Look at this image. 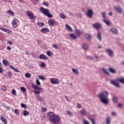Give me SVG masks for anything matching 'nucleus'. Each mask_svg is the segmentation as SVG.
<instances>
[{
	"label": "nucleus",
	"instance_id": "ea45409f",
	"mask_svg": "<svg viewBox=\"0 0 124 124\" xmlns=\"http://www.w3.org/2000/svg\"><path fill=\"white\" fill-rule=\"evenodd\" d=\"M36 84L37 86H41V83H40V81H39V80L38 79H36Z\"/></svg>",
	"mask_w": 124,
	"mask_h": 124
},
{
	"label": "nucleus",
	"instance_id": "aec40b11",
	"mask_svg": "<svg viewBox=\"0 0 124 124\" xmlns=\"http://www.w3.org/2000/svg\"><path fill=\"white\" fill-rule=\"evenodd\" d=\"M103 22H104V23L106 24V25H107V26H110V25H111V22H110V21L108 20L104 19Z\"/></svg>",
	"mask_w": 124,
	"mask_h": 124
},
{
	"label": "nucleus",
	"instance_id": "79ce46f5",
	"mask_svg": "<svg viewBox=\"0 0 124 124\" xmlns=\"http://www.w3.org/2000/svg\"><path fill=\"white\" fill-rule=\"evenodd\" d=\"M2 91H6L7 90V87L5 85H3L1 87Z\"/></svg>",
	"mask_w": 124,
	"mask_h": 124
},
{
	"label": "nucleus",
	"instance_id": "dca6fc26",
	"mask_svg": "<svg viewBox=\"0 0 124 124\" xmlns=\"http://www.w3.org/2000/svg\"><path fill=\"white\" fill-rule=\"evenodd\" d=\"M107 53H108V55L110 56V57H112L113 56V51H112L111 49H107L106 50Z\"/></svg>",
	"mask_w": 124,
	"mask_h": 124
},
{
	"label": "nucleus",
	"instance_id": "f704fd0d",
	"mask_svg": "<svg viewBox=\"0 0 124 124\" xmlns=\"http://www.w3.org/2000/svg\"><path fill=\"white\" fill-rule=\"evenodd\" d=\"M38 78L39 79H40V80H46V78L45 77H44V76H38Z\"/></svg>",
	"mask_w": 124,
	"mask_h": 124
},
{
	"label": "nucleus",
	"instance_id": "7ed1b4c3",
	"mask_svg": "<svg viewBox=\"0 0 124 124\" xmlns=\"http://www.w3.org/2000/svg\"><path fill=\"white\" fill-rule=\"evenodd\" d=\"M119 82L122 83V84H124V78H117L115 79V80H111L110 83L115 87H117V88H120V84Z\"/></svg>",
	"mask_w": 124,
	"mask_h": 124
},
{
	"label": "nucleus",
	"instance_id": "4468645a",
	"mask_svg": "<svg viewBox=\"0 0 124 124\" xmlns=\"http://www.w3.org/2000/svg\"><path fill=\"white\" fill-rule=\"evenodd\" d=\"M75 32L78 36H80V35L83 34V31H80V30H76Z\"/></svg>",
	"mask_w": 124,
	"mask_h": 124
},
{
	"label": "nucleus",
	"instance_id": "473e14b6",
	"mask_svg": "<svg viewBox=\"0 0 124 124\" xmlns=\"http://www.w3.org/2000/svg\"><path fill=\"white\" fill-rule=\"evenodd\" d=\"M2 67V64L0 62V73H3V69L1 68Z\"/></svg>",
	"mask_w": 124,
	"mask_h": 124
},
{
	"label": "nucleus",
	"instance_id": "6e6552de",
	"mask_svg": "<svg viewBox=\"0 0 124 124\" xmlns=\"http://www.w3.org/2000/svg\"><path fill=\"white\" fill-rule=\"evenodd\" d=\"M57 24H58V22L54 19H50L48 20V25H49V26H54V25Z\"/></svg>",
	"mask_w": 124,
	"mask_h": 124
},
{
	"label": "nucleus",
	"instance_id": "a211bd4d",
	"mask_svg": "<svg viewBox=\"0 0 124 124\" xmlns=\"http://www.w3.org/2000/svg\"><path fill=\"white\" fill-rule=\"evenodd\" d=\"M37 99H38V100H39V101H41L42 102H43V101H44V98L39 95H37Z\"/></svg>",
	"mask_w": 124,
	"mask_h": 124
},
{
	"label": "nucleus",
	"instance_id": "4be33fe9",
	"mask_svg": "<svg viewBox=\"0 0 124 124\" xmlns=\"http://www.w3.org/2000/svg\"><path fill=\"white\" fill-rule=\"evenodd\" d=\"M23 114L25 117H27V116H29V115H30V112H29L28 110H24L23 112Z\"/></svg>",
	"mask_w": 124,
	"mask_h": 124
},
{
	"label": "nucleus",
	"instance_id": "f03ea898",
	"mask_svg": "<svg viewBox=\"0 0 124 124\" xmlns=\"http://www.w3.org/2000/svg\"><path fill=\"white\" fill-rule=\"evenodd\" d=\"M108 95H109L108 92L106 91L99 94L98 97L104 104H108Z\"/></svg>",
	"mask_w": 124,
	"mask_h": 124
},
{
	"label": "nucleus",
	"instance_id": "2eb2a0df",
	"mask_svg": "<svg viewBox=\"0 0 124 124\" xmlns=\"http://www.w3.org/2000/svg\"><path fill=\"white\" fill-rule=\"evenodd\" d=\"M31 87L33 89H34V90H42V88L41 87H38V86L37 85H35V84H32L31 85Z\"/></svg>",
	"mask_w": 124,
	"mask_h": 124
},
{
	"label": "nucleus",
	"instance_id": "393cba45",
	"mask_svg": "<svg viewBox=\"0 0 124 124\" xmlns=\"http://www.w3.org/2000/svg\"><path fill=\"white\" fill-rule=\"evenodd\" d=\"M110 31L113 32V33H118V30L115 28H112L110 29Z\"/></svg>",
	"mask_w": 124,
	"mask_h": 124
},
{
	"label": "nucleus",
	"instance_id": "052dcab7",
	"mask_svg": "<svg viewBox=\"0 0 124 124\" xmlns=\"http://www.w3.org/2000/svg\"><path fill=\"white\" fill-rule=\"evenodd\" d=\"M53 48H55V49H58V46H57V45H56V44H53Z\"/></svg>",
	"mask_w": 124,
	"mask_h": 124
},
{
	"label": "nucleus",
	"instance_id": "c03bdc74",
	"mask_svg": "<svg viewBox=\"0 0 124 124\" xmlns=\"http://www.w3.org/2000/svg\"><path fill=\"white\" fill-rule=\"evenodd\" d=\"M25 77H26V78H30L31 74L27 73L26 74H25Z\"/></svg>",
	"mask_w": 124,
	"mask_h": 124
},
{
	"label": "nucleus",
	"instance_id": "1a4fd4ad",
	"mask_svg": "<svg viewBox=\"0 0 124 124\" xmlns=\"http://www.w3.org/2000/svg\"><path fill=\"white\" fill-rule=\"evenodd\" d=\"M40 31L42 33H46L47 32H49L50 30L47 28H43Z\"/></svg>",
	"mask_w": 124,
	"mask_h": 124
},
{
	"label": "nucleus",
	"instance_id": "c9c22d12",
	"mask_svg": "<svg viewBox=\"0 0 124 124\" xmlns=\"http://www.w3.org/2000/svg\"><path fill=\"white\" fill-rule=\"evenodd\" d=\"M102 71H103L104 73H105V74H107V75H108V74H109V72L107 71V70H106V69H105V68H103Z\"/></svg>",
	"mask_w": 124,
	"mask_h": 124
},
{
	"label": "nucleus",
	"instance_id": "603ef678",
	"mask_svg": "<svg viewBox=\"0 0 124 124\" xmlns=\"http://www.w3.org/2000/svg\"><path fill=\"white\" fill-rule=\"evenodd\" d=\"M110 124V117H108L107 119V124Z\"/></svg>",
	"mask_w": 124,
	"mask_h": 124
},
{
	"label": "nucleus",
	"instance_id": "5fc2aeb1",
	"mask_svg": "<svg viewBox=\"0 0 124 124\" xmlns=\"http://www.w3.org/2000/svg\"><path fill=\"white\" fill-rule=\"evenodd\" d=\"M91 123L93 124H95V120L94 119H91Z\"/></svg>",
	"mask_w": 124,
	"mask_h": 124
},
{
	"label": "nucleus",
	"instance_id": "3c124183",
	"mask_svg": "<svg viewBox=\"0 0 124 124\" xmlns=\"http://www.w3.org/2000/svg\"><path fill=\"white\" fill-rule=\"evenodd\" d=\"M31 55L33 58H36V54L34 52H31Z\"/></svg>",
	"mask_w": 124,
	"mask_h": 124
},
{
	"label": "nucleus",
	"instance_id": "b1692460",
	"mask_svg": "<svg viewBox=\"0 0 124 124\" xmlns=\"http://www.w3.org/2000/svg\"><path fill=\"white\" fill-rule=\"evenodd\" d=\"M46 55L48 57H52V56H53V53H52V52H51L50 50H47L46 51Z\"/></svg>",
	"mask_w": 124,
	"mask_h": 124
},
{
	"label": "nucleus",
	"instance_id": "de8ad7c7",
	"mask_svg": "<svg viewBox=\"0 0 124 124\" xmlns=\"http://www.w3.org/2000/svg\"><path fill=\"white\" fill-rule=\"evenodd\" d=\"M20 113V111H19V109H15V114L18 115V114Z\"/></svg>",
	"mask_w": 124,
	"mask_h": 124
},
{
	"label": "nucleus",
	"instance_id": "cd10ccee",
	"mask_svg": "<svg viewBox=\"0 0 124 124\" xmlns=\"http://www.w3.org/2000/svg\"><path fill=\"white\" fill-rule=\"evenodd\" d=\"M97 38L100 40V41H101V32H98L97 33Z\"/></svg>",
	"mask_w": 124,
	"mask_h": 124
},
{
	"label": "nucleus",
	"instance_id": "49530a36",
	"mask_svg": "<svg viewBox=\"0 0 124 124\" xmlns=\"http://www.w3.org/2000/svg\"><path fill=\"white\" fill-rule=\"evenodd\" d=\"M113 102H118V98L114 97L112 99Z\"/></svg>",
	"mask_w": 124,
	"mask_h": 124
},
{
	"label": "nucleus",
	"instance_id": "2f4dec72",
	"mask_svg": "<svg viewBox=\"0 0 124 124\" xmlns=\"http://www.w3.org/2000/svg\"><path fill=\"white\" fill-rule=\"evenodd\" d=\"M83 48L84 50H88L89 49V46L87 44H84L83 45Z\"/></svg>",
	"mask_w": 124,
	"mask_h": 124
},
{
	"label": "nucleus",
	"instance_id": "f257e3e1",
	"mask_svg": "<svg viewBox=\"0 0 124 124\" xmlns=\"http://www.w3.org/2000/svg\"><path fill=\"white\" fill-rule=\"evenodd\" d=\"M49 120L54 124H59L61 121V117L55 114L53 112H50L48 114Z\"/></svg>",
	"mask_w": 124,
	"mask_h": 124
},
{
	"label": "nucleus",
	"instance_id": "338daca9",
	"mask_svg": "<svg viewBox=\"0 0 124 124\" xmlns=\"http://www.w3.org/2000/svg\"><path fill=\"white\" fill-rule=\"evenodd\" d=\"M7 50H11L12 48L10 46H7Z\"/></svg>",
	"mask_w": 124,
	"mask_h": 124
},
{
	"label": "nucleus",
	"instance_id": "4c0bfd02",
	"mask_svg": "<svg viewBox=\"0 0 124 124\" xmlns=\"http://www.w3.org/2000/svg\"><path fill=\"white\" fill-rule=\"evenodd\" d=\"M12 94L13 95H17V93H16V90H15V89H13L12 91Z\"/></svg>",
	"mask_w": 124,
	"mask_h": 124
},
{
	"label": "nucleus",
	"instance_id": "bb28decb",
	"mask_svg": "<svg viewBox=\"0 0 124 124\" xmlns=\"http://www.w3.org/2000/svg\"><path fill=\"white\" fill-rule=\"evenodd\" d=\"M116 12H118V13H122V9L121 8V7H118L115 8Z\"/></svg>",
	"mask_w": 124,
	"mask_h": 124
},
{
	"label": "nucleus",
	"instance_id": "412c9836",
	"mask_svg": "<svg viewBox=\"0 0 124 124\" xmlns=\"http://www.w3.org/2000/svg\"><path fill=\"white\" fill-rule=\"evenodd\" d=\"M7 13H8V14H9V15H11V16H14V15H15L14 12H13V11H12L10 10L7 11Z\"/></svg>",
	"mask_w": 124,
	"mask_h": 124
},
{
	"label": "nucleus",
	"instance_id": "69168bd1",
	"mask_svg": "<svg viewBox=\"0 0 124 124\" xmlns=\"http://www.w3.org/2000/svg\"><path fill=\"white\" fill-rule=\"evenodd\" d=\"M43 111H44V112H46V111H47V108H43Z\"/></svg>",
	"mask_w": 124,
	"mask_h": 124
},
{
	"label": "nucleus",
	"instance_id": "a878e982",
	"mask_svg": "<svg viewBox=\"0 0 124 124\" xmlns=\"http://www.w3.org/2000/svg\"><path fill=\"white\" fill-rule=\"evenodd\" d=\"M72 71L73 72H74V73H75V74H77V75H78V74H79V71H78V70H77V69L73 68Z\"/></svg>",
	"mask_w": 124,
	"mask_h": 124
},
{
	"label": "nucleus",
	"instance_id": "58836bf2",
	"mask_svg": "<svg viewBox=\"0 0 124 124\" xmlns=\"http://www.w3.org/2000/svg\"><path fill=\"white\" fill-rule=\"evenodd\" d=\"M20 90H21V91L23 92L24 93L27 92V89H26V88H25L24 87H21Z\"/></svg>",
	"mask_w": 124,
	"mask_h": 124
},
{
	"label": "nucleus",
	"instance_id": "423d86ee",
	"mask_svg": "<svg viewBox=\"0 0 124 124\" xmlns=\"http://www.w3.org/2000/svg\"><path fill=\"white\" fill-rule=\"evenodd\" d=\"M26 14L28 17H29L30 19L31 20H33V19H35L34 15H33V13L31 11H27L26 12Z\"/></svg>",
	"mask_w": 124,
	"mask_h": 124
},
{
	"label": "nucleus",
	"instance_id": "bf43d9fd",
	"mask_svg": "<svg viewBox=\"0 0 124 124\" xmlns=\"http://www.w3.org/2000/svg\"><path fill=\"white\" fill-rule=\"evenodd\" d=\"M41 67H44V66H45V63L42 62L41 64Z\"/></svg>",
	"mask_w": 124,
	"mask_h": 124
},
{
	"label": "nucleus",
	"instance_id": "5701e85b",
	"mask_svg": "<svg viewBox=\"0 0 124 124\" xmlns=\"http://www.w3.org/2000/svg\"><path fill=\"white\" fill-rule=\"evenodd\" d=\"M2 62H3V64L5 66H7V65H8V63H9L8 62V61L6 60H3Z\"/></svg>",
	"mask_w": 124,
	"mask_h": 124
},
{
	"label": "nucleus",
	"instance_id": "8fccbe9b",
	"mask_svg": "<svg viewBox=\"0 0 124 124\" xmlns=\"http://www.w3.org/2000/svg\"><path fill=\"white\" fill-rule=\"evenodd\" d=\"M103 18H104V19H105V18H106V14L105 12H102L101 13Z\"/></svg>",
	"mask_w": 124,
	"mask_h": 124
},
{
	"label": "nucleus",
	"instance_id": "09e8293b",
	"mask_svg": "<svg viewBox=\"0 0 124 124\" xmlns=\"http://www.w3.org/2000/svg\"><path fill=\"white\" fill-rule=\"evenodd\" d=\"M21 107L22 108H27L28 107L27 106V105L25 104H21Z\"/></svg>",
	"mask_w": 124,
	"mask_h": 124
},
{
	"label": "nucleus",
	"instance_id": "ddd939ff",
	"mask_svg": "<svg viewBox=\"0 0 124 124\" xmlns=\"http://www.w3.org/2000/svg\"><path fill=\"white\" fill-rule=\"evenodd\" d=\"M39 59L41 60H48L49 58L46 56L45 54H41L39 56Z\"/></svg>",
	"mask_w": 124,
	"mask_h": 124
},
{
	"label": "nucleus",
	"instance_id": "0eeeda50",
	"mask_svg": "<svg viewBox=\"0 0 124 124\" xmlns=\"http://www.w3.org/2000/svg\"><path fill=\"white\" fill-rule=\"evenodd\" d=\"M93 12L92 10H88L87 13V16L89 18H93Z\"/></svg>",
	"mask_w": 124,
	"mask_h": 124
},
{
	"label": "nucleus",
	"instance_id": "e433bc0d",
	"mask_svg": "<svg viewBox=\"0 0 124 124\" xmlns=\"http://www.w3.org/2000/svg\"><path fill=\"white\" fill-rule=\"evenodd\" d=\"M60 17L62 19H65V18H66V16H65V15H64V14H61Z\"/></svg>",
	"mask_w": 124,
	"mask_h": 124
},
{
	"label": "nucleus",
	"instance_id": "c756f323",
	"mask_svg": "<svg viewBox=\"0 0 124 124\" xmlns=\"http://www.w3.org/2000/svg\"><path fill=\"white\" fill-rule=\"evenodd\" d=\"M66 28L67 29V30H68V31H72V28H71L69 25L68 24H66L65 25Z\"/></svg>",
	"mask_w": 124,
	"mask_h": 124
},
{
	"label": "nucleus",
	"instance_id": "72a5a7b5",
	"mask_svg": "<svg viewBox=\"0 0 124 124\" xmlns=\"http://www.w3.org/2000/svg\"><path fill=\"white\" fill-rule=\"evenodd\" d=\"M109 71H110V72H111V73H116V70H115V69L110 68H109Z\"/></svg>",
	"mask_w": 124,
	"mask_h": 124
},
{
	"label": "nucleus",
	"instance_id": "864d4df0",
	"mask_svg": "<svg viewBox=\"0 0 124 124\" xmlns=\"http://www.w3.org/2000/svg\"><path fill=\"white\" fill-rule=\"evenodd\" d=\"M7 74H8L10 76V77H12V73H11V72L10 71L7 72Z\"/></svg>",
	"mask_w": 124,
	"mask_h": 124
},
{
	"label": "nucleus",
	"instance_id": "20e7f679",
	"mask_svg": "<svg viewBox=\"0 0 124 124\" xmlns=\"http://www.w3.org/2000/svg\"><path fill=\"white\" fill-rule=\"evenodd\" d=\"M40 10L41 12H42V13L45 15V16H47L48 18H53V15L50 14V11H49L48 9L41 7L40 9Z\"/></svg>",
	"mask_w": 124,
	"mask_h": 124
},
{
	"label": "nucleus",
	"instance_id": "9d476101",
	"mask_svg": "<svg viewBox=\"0 0 124 124\" xmlns=\"http://www.w3.org/2000/svg\"><path fill=\"white\" fill-rule=\"evenodd\" d=\"M93 27L94 29H96V30H99V29L101 28V25L98 23H96L93 24Z\"/></svg>",
	"mask_w": 124,
	"mask_h": 124
},
{
	"label": "nucleus",
	"instance_id": "9b49d317",
	"mask_svg": "<svg viewBox=\"0 0 124 124\" xmlns=\"http://www.w3.org/2000/svg\"><path fill=\"white\" fill-rule=\"evenodd\" d=\"M17 21H18V19H17L16 18H14L13 21L12 25L13 28H17Z\"/></svg>",
	"mask_w": 124,
	"mask_h": 124
},
{
	"label": "nucleus",
	"instance_id": "6e6d98bb",
	"mask_svg": "<svg viewBox=\"0 0 124 124\" xmlns=\"http://www.w3.org/2000/svg\"><path fill=\"white\" fill-rule=\"evenodd\" d=\"M68 114L69 115V116H71V117H72L73 116V114H72V112L70 111H68Z\"/></svg>",
	"mask_w": 124,
	"mask_h": 124
},
{
	"label": "nucleus",
	"instance_id": "e2e57ef3",
	"mask_svg": "<svg viewBox=\"0 0 124 124\" xmlns=\"http://www.w3.org/2000/svg\"><path fill=\"white\" fill-rule=\"evenodd\" d=\"M8 43L9 44H10V45H12V44H13V43L12 42V41H8Z\"/></svg>",
	"mask_w": 124,
	"mask_h": 124
},
{
	"label": "nucleus",
	"instance_id": "774afa93",
	"mask_svg": "<svg viewBox=\"0 0 124 124\" xmlns=\"http://www.w3.org/2000/svg\"><path fill=\"white\" fill-rule=\"evenodd\" d=\"M25 54L26 55H30V52H29V51H26Z\"/></svg>",
	"mask_w": 124,
	"mask_h": 124
},
{
	"label": "nucleus",
	"instance_id": "6ab92c4d",
	"mask_svg": "<svg viewBox=\"0 0 124 124\" xmlns=\"http://www.w3.org/2000/svg\"><path fill=\"white\" fill-rule=\"evenodd\" d=\"M70 37H71V38H72V39H77V36H76V35L73 33L70 34Z\"/></svg>",
	"mask_w": 124,
	"mask_h": 124
},
{
	"label": "nucleus",
	"instance_id": "a18cd8bd",
	"mask_svg": "<svg viewBox=\"0 0 124 124\" xmlns=\"http://www.w3.org/2000/svg\"><path fill=\"white\" fill-rule=\"evenodd\" d=\"M86 37L89 39V40H91L92 39V36L89 34L86 35Z\"/></svg>",
	"mask_w": 124,
	"mask_h": 124
},
{
	"label": "nucleus",
	"instance_id": "7c9ffc66",
	"mask_svg": "<svg viewBox=\"0 0 124 124\" xmlns=\"http://www.w3.org/2000/svg\"><path fill=\"white\" fill-rule=\"evenodd\" d=\"M37 25L39 27H44V26H45V24H44V23H41V22H37Z\"/></svg>",
	"mask_w": 124,
	"mask_h": 124
},
{
	"label": "nucleus",
	"instance_id": "13d9d810",
	"mask_svg": "<svg viewBox=\"0 0 124 124\" xmlns=\"http://www.w3.org/2000/svg\"><path fill=\"white\" fill-rule=\"evenodd\" d=\"M83 124H90V123H89V122H88V121H87V120H83Z\"/></svg>",
	"mask_w": 124,
	"mask_h": 124
},
{
	"label": "nucleus",
	"instance_id": "39448f33",
	"mask_svg": "<svg viewBox=\"0 0 124 124\" xmlns=\"http://www.w3.org/2000/svg\"><path fill=\"white\" fill-rule=\"evenodd\" d=\"M50 83L52 85H59L60 84V80L55 78H52L50 79Z\"/></svg>",
	"mask_w": 124,
	"mask_h": 124
},
{
	"label": "nucleus",
	"instance_id": "0e129e2a",
	"mask_svg": "<svg viewBox=\"0 0 124 124\" xmlns=\"http://www.w3.org/2000/svg\"><path fill=\"white\" fill-rule=\"evenodd\" d=\"M111 115H112V116H116V112H114V111H112V112H111Z\"/></svg>",
	"mask_w": 124,
	"mask_h": 124
},
{
	"label": "nucleus",
	"instance_id": "f3484780",
	"mask_svg": "<svg viewBox=\"0 0 124 124\" xmlns=\"http://www.w3.org/2000/svg\"><path fill=\"white\" fill-rule=\"evenodd\" d=\"M10 68H11V69H13V70H14L15 72H17V73L20 72V70H19L18 69L16 68L15 67H13L11 65H10Z\"/></svg>",
	"mask_w": 124,
	"mask_h": 124
},
{
	"label": "nucleus",
	"instance_id": "37998d69",
	"mask_svg": "<svg viewBox=\"0 0 124 124\" xmlns=\"http://www.w3.org/2000/svg\"><path fill=\"white\" fill-rule=\"evenodd\" d=\"M33 93H34L35 94H40L41 92L40 91H33Z\"/></svg>",
	"mask_w": 124,
	"mask_h": 124
},
{
	"label": "nucleus",
	"instance_id": "f8f14e48",
	"mask_svg": "<svg viewBox=\"0 0 124 124\" xmlns=\"http://www.w3.org/2000/svg\"><path fill=\"white\" fill-rule=\"evenodd\" d=\"M0 30L2 31H5V32H7V33H11V31L8 29H5L4 28H0Z\"/></svg>",
	"mask_w": 124,
	"mask_h": 124
},
{
	"label": "nucleus",
	"instance_id": "c85d7f7f",
	"mask_svg": "<svg viewBox=\"0 0 124 124\" xmlns=\"http://www.w3.org/2000/svg\"><path fill=\"white\" fill-rule=\"evenodd\" d=\"M80 113L81 115H82V116H85V115H86L87 112H86V110L82 109L80 111Z\"/></svg>",
	"mask_w": 124,
	"mask_h": 124
},
{
	"label": "nucleus",
	"instance_id": "680f3d73",
	"mask_svg": "<svg viewBox=\"0 0 124 124\" xmlns=\"http://www.w3.org/2000/svg\"><path fill=\"white\" fill-rule=\"evenodd\" d=\"M77 107H78V108H81L82 106H81V104H78Z\"/></svg>",
	"mask_w": 124,
	"mask_h": 124
},
{
	"label": "nucleus",
	"instance_id": "a19ab883",
	"mask_svg": "<svg viewBox=\"0 0 124 124\" xmlns=\"http://www.w3.org/2000/svg\"><path fill=\"white\" fill-rule=\"evenodd\" d=\"M43 5H45V6H49V3L48 2H46V1H44L43 3Z\"/></svg>",
	"mask_w": 124,
	"mask_h": 124
},
{
	"label": "nucleus",
	"instance_id": "4d7b16f0",
	"mask_svg": "<svg viewBox=\"0 0 124 124\" xmlns=\"http://www.w3.org/2000/svg\"><path fill=\"white\" fill-rule=\"evenodd\" d=\"M86 59L87 60H93V57L92 56H87Z\"/></svg>",
	"mask_w": 124,
	"mask_h": 124
}]
</instances>
